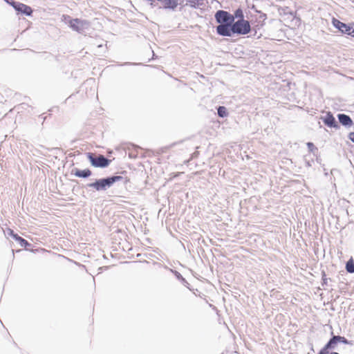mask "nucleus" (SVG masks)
<instances>
[{
  "mask_svg": "<svg viewBox=\"0 0 354 354\" xmlns=\"http://www.w3.org/2000/svg\"><path fill=\"white\" fill-rule=\"evenodd\" d=\"M255 12H260V11L257 10H255Z\"/></svg>",
  "mask_w": 354,
  "mask_h": 354,
  "instance_id": "29",
  "label": "nucleus"
},
{
  "mask_svg": "<svg viewBox=\"0 0 354 354\" xmlns=\"http://www.w3.org/2000/svg\"><path fill=\"white\" fill-rule=\"evenodd\" d=\"M251 31V26L250 22L245 19L242 20H236L232 22L230 28H229L225 37H232L236 35H245Z\"/></svg>",
  "mask_w": 354,
  "mask_h": 354,
  "instance_id": "3",
  "label": "nucleus"
},
{
  "mask_svg": "<svg viewBox=\"0 0 354 354\" xmlns=\"http://www.w3.org/2000/svg\"><path fill=\"white\" fill-rule=\"evenodd\" d=\"M307 147L310 152L315 153L318 151L317 147L315 146V145L313 142H307Z\"/></svg>",
  "mask_w": 354,
  "mask_h": 354,
  "instance_id": "20",
  "label": "nucleus"
},
{
  "mask_svg": "<svg viewBox=\"0 0 354 354\" xmlns=\"http://www.w3.org/2000/svg\"><path fill=\"white\" fill-rule=\"evenodd\" d=\"M217 114L220 118H223L227 116L228 112H227L226 107H225L223 106H219L217 108Z\"/></svg>",
  "mask_w": 354,
  "mask_h": 354,
  "instance_id": "19",
  "label": "nucleus"
},
{
  "mask_svg": "<svg viewBox=\"0 0 354 354\" xmlns=\"http://www.w3.org/2000/svg\"><path fill=\"white\" fill-rule=\"evenodd\" d=\"M71 174L78 178H86L91 176L92 172L89 169L82 170L78 168H73L71 171Z\"/></svg>",
  "mask_w": 354,
  "mask_h": 354,
  "instance_id": "10",
  "label": "nucleus"
},
{
  "mask_svg": "<svg viewBox=\"0 0 354 354\" xmlns=\"http://www.w3.org/2000/svg\"><path fill=\"white\" fill-rule=\"evenodd\" d=\"M336 340L338 343H342L344 344H347L350 346H353V341L347 339L345 337L341 336V335H335Z\"/></svg>",
  "mask_w": 354,
  "mask_h": 354,
  "instance_id": "16",
  "label": "nucleus"
},
{
  "mask_svg": "<svg viewBox=\"0 0 354 354\" xmlns=\"http://www.w3.org/2000/svg\"><path fill=\"white\" fill-rule=\"evenodd\" d=\"M164 268L167 270H169L171 272H172L174 276L176 277V278L179 280L182 284L183 286H185V287H187V288H189V283L187 282V281L182 276V274L176 271V270H174L173 269H171V268H169L167 266H165Z\"/></svg>",
  "mask_w": 354,
  "mask_h": 354,
  "instance_id": "12",
  "label": "nucleus"
},
{
  "mask_svg": "<svg viewBox=\"0 0 354 354\" xmlns=\"http://www.w3.org/2000/svg\"><path fill=\"white\" fill-rule=\"evenodd\" d=\"M350 28V32L348 33L347 35L354 37V24H351Z\"/></svg>",
  "mask_w": 354,
  "mask_h": 354,
  "instance_id": "23",
  "label": "nucleus"
},
{
  "mask_svg": "<svg viewBox=\"0 0 354 354\" xmlns=\"http://www.w3.org/2000/svg\"><path fill=\"white\" fill-rule=\"evenodd\" d=\"M321 120L324 124L329 128H333L335 129H339L340 128V126L330 111H328L324 116H322Z\"/></svg>",
  "mask_w": 354,
  "mask_h": 354,
  "instance_id": "6",
  "label": "nucleus"
},
{
  "mask_svg": "<svg viewBox=\"0 0 354 354\" xmlns=\"http://www.w3.org/2000/svg\"><path fill=\"white\" fill-rule=\"evenodd\" d=\"M163 8L175 10L178 5V0H162Z\"/></svg>",
  "mask_w": 354,
  "mask_h": 354,
  "instance_id": "13",
  "label": "nucleus"
},
{
  "mask_svg": "<svg viewBox=\"0 0 354 354\" xmlns=\"http://www.w3.org/2000/svg\"><path fill=\"white\" fill-rule=\"evenodd\" d=\"M337 344V342L336 340L335 335L332 332L331 337L329 339V340L325 344V346L319 351L318 354H328L329 351L335 349Z\"/></svg>",
  "mask_w": 354,
  "mask_h": 354,
  "instance_id": "7",
  "label": "nucleus"
},
{
  "mask_svg": "<svg viewBox=\"0 0 354 354\" xmlns=\"http://www.w3.org/2000/svg\"><path fill=\"white\" fill-rule=\"evenodd\" d=\"M122 179L123 177L122 176L113 175L106 178L95 179L94 182L88 183L86 186L93 188L97 192H102L109 189L115 183Z\"/></svg>",
  "mask_w": 354,
  "mask_h": 354,
  "instance_id": "2",
  "label": "nucleus"
},
{
  "mask_svg": "<svg viewBox=\"0 0 354 354\" xmlns=\"http://www.w3.org/2000/svg\"><path fill=\"white\" fill-rule=\"evenodd\" d=\"M232 17L233 21H235V19H238L237 20H242V19H244L243 10L241 8H237L232 15Z\"/></svg>",
  "mask_w": 354,
  "mask_h": 354,
  "instance_id": "15",
  "label": "nucleus"
},
{
  "mask_svg": "<svg viewBox=\"0 0 354 354\" xmlns=\"http://www.w3.org/2000/svg\"><path fill=\"white\" fill-rule=\"evenodd\" d=\"M332 23L334 27L338 29L341 32L346 35L350 32V26L351 24H346L335 18L333 19Z\"/></svg>",
  "mask_w": 354,
  "mask_h": 354,
  "instance_id": "8",
  "label": "nucleus"
},
{
  "mask_svg": "<svg viewBox=\"0 0 354 354\" xmlns=\"http://www.w3.org/2000/svg\"><path fill=\"white\" fill-rule=\"evenodd\" d=\"M19 3V1H12L11 6L15 10L16 5Z\"/></svg>",
  "mask_w": 354,
  "mask_h": 354,
  "instance_id": "25",
  "label": "nucleus"
},
{
  "mask_svg": "<svg viewBox=\"0 0 354 354\" xmlns=\"http://www.w3.org/2000/svg\"><path fill=\"white\" fill-rule=\"evenodd\" d=\"M337 117L339 122L346 128H350L354 124L353 120L348 115L338 113Z\"/></svg>",
  "mask_w": 354,
  "mask_h": 354,
  "instance_id": "9",
  "label": "nucleus"
},
{
  "mask_svg": "<svg viewBox=\"0 0 354 354\" xmlns=\"http://www.w3.org/2000/svg\"><path fill=\"white\" fill-rule=\"evenodd\" d=\"M346 270L347 272L353 274L354 273V261L353 258H351L346 263Z\"/></svg>",
  "mask_w": 354,
  "mask_h": 354,
  "instance_id": "18",
  "label": "nucleus"
},
{
  "mask_svg": "<svg viewBox=\"0 0 354 354\" xmlns=\"http://www.w3.org/2000/svg\"><path fill=\"white\" fill-rule=\"evenodd\" d=\"M15 10L17 13H21L26 16H30L32 13V9L29 6L21 2H19V3L16 5Z\"/></svg>",
  "mask_w": 354,
  "mask_h": 354,
  "instance_id": "11",
  "label": "nucleus"
},
{
  "mask_svg": "<svg viewBox=\"0 0 354 354\" xmlns=\"http://www.w3.org/2000/svg\"><path fill=\"white\" fill-rule=\"evenodd\" d=\"M140 63H135V62H124L122 64H119V66H134V65H140Z\"/></svg>",
  "mask_w": 354,
  "mask_h": 354,
  "instance_id": "21",
  "label": "nucleus"
},
{
  "mask_svg": "<svg viewBox=\"0 0 354 354\" xmlns=\"http://www.w3.org/2000/svg\"><path fill=\"white\" fill-rule=\"evenodd\" d=\"M266 15L264 14V13H261V15H260V18L265 20L266 19Z\"/></svg>",
  "mask_w": 354,
  "mask_h": 354,
  "instance_id": "26",
  "label": "nucleus"
},
{
  "mask_svg": "<svg viewBox=\"0 0 354 354\" xmlns=\"http://www.w3.org/2000/svg\"><path fill=\"white\" fill-rule=\"evenodd\" d=\"M214 18L219 24L216 27V33L220 36L225 37L232 22H234L232 15L227 11L218 10L216 12Z\"/></svg>",
  "mask_w": 354,
  "mask_h": 354,
  "instance_id": "1",
  "label": "nucleus"
},
{
  "mask_svg": "<svg viewBox=\"0 0 354 354\" xmlns=\"http://www.w3.org/2000/svg\"><path fill=\"white\" fill-rule=\"evenodd\" d=\"M15 240L18 242V243L20 245V246L26 248L27 246L30 245V244L24 238L21 237L18 234L17 236H15Z\"/></svg>",
  "mask_w": 354,
  "mask_h": 354,
  "instance_id": "17",
  "label": "nucleus"
},
{
  "mask_svg": "<svg viewBox=\"0 0 354 354\" xmlns=\"http://www.w3.org/2000/svg\"><path fill=\"white\" fill-rule=\"evenodd\" d=\"M330 354H340L338 352L333 351Z\"/></svg>",
  "mask_w": 354,
  "mask_h": 354,
  "instance_id": "28",
  "label": "nucleus"
},
{
  "mask_svg": "<svg viewBox=\"0 0 354 354\" xmlns=\"http://www.w3.org/2000/svg\"><path fill=\"white\" fill-rule=\"evenodd\" d=\"M87 158L92 166L95 167L105 168L107 167L111 160L106 158L102 154H95L93 153H87Z\"/></svg>",
  "mask_w": 354,
  "mask_h": 354,
  "instance_id": "5",
  "label": "nucleus"
},
{
  "mask_svg": "<svg viewBox=\"0 0 354 354\" xmlns=\"http://www.w3.org/2000/svg\"><path fill=\"white\" fill-rule=\"evenodd\" d=\"M8 235L12 236L15 239V236H17V234L15 233V232L12 230L8 229Z\"/></svg>",
  "mask_w": 354,
  "mask_h": 354,
  "instance_id": "22",
  "label": "nucleus"
},
{
  "mask_svg": "<svg viewBox=\"0 0 354 354\" xmlns=\"http://www.w3.org/2000/svg\"><path fill=\"white\" fill-rule=\"evenodd\" d=\"M348 137L353 142H354V132L349 133Z\"/></svg>",
  "mask_w": 354,
  "mask_h": 354,
  "instance_id": "24",
  "label": "nucleus"
},
{
  "mask_svg": "<svg viewBox=\"0 0 354 354\" xmlns=\"http://www.w3.org/2000/svg\"><path fill=\"white\" fill-rule=\"evenodd\" d=\"M323 279V283H322V286H324V284H326L327 283V281H328V279L324 277L322 279Z\"/></svg>",
  "mask_w": 354,
  "mask_h": 354,
  "instance_id": "27",
  "label": "nucleus"
},
{
  "mask_svg": "<svg viewBox=\"0 0 354 354\" xmlns=\"http://www.w3.org/2000/svg\"><path fill=\"white\" fill-rule=\"evenodd\" d=\"M187 3L185 6H189L193 8H198L203 4V0H186Z\"/></svg>",
  "mask_w": 354,
  "mask_h": 354,
  "instance_id": "14",
  "label": "nucleus"
},
{
  "mask_svg": "<svg viewBox=\"0 0 354 354\" xmlns=\"http://www.w3.org/2000/svg\"><path fill=\"white\" fill-rule=\"evenodd\" d=\"M62 21L73 31L80 34H82L85 30L88 29L90 26V22L88 21L79 18L73 19L69 15H64L62 16Z\"/></svg>",
  "mask_w": 354,
  "mask_h": 354,
  "instance_id": "4",
  "label": "nucleus"
}]
</instances>
